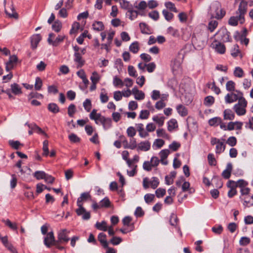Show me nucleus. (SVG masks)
Wrapping results in <instances>:
<instances>
[{
    "mask_svg": "<svg viewBox=\"0 0 253 253\" xmlns=\"http://www.w3.org/2000/svg\"><path fill=\"white\" fill-rule=\"evenodd\" d=\"M91 198V196L89 192H84L81 194V196L77 199V204L78 208L76 209V212L79 214L81 211H84V208L83 207V203Z\"/></svg>",
    "mask_w": 253,
    "mask_h": 253,
    "instance_id": "nucleus-3",
    "label": "nucleus"
},
{
    "mask_svg": "<svg viewBox=\"0 0 253 253\" xmlns=\"http://www.w3.org/2000/svg\"><path fill=\"white\" fill-rule=\"evenodd\" d=\"M247 8V2L242 0L240 2L238 8L239 16H242L246 14Z\"/></svg>",
    "mask_w": 253,
    "mask_h": 253,
    "instance_id": "nucleus-19",
    "label": "nucleus"
},
{
    "mask_svg": "<svg viewBox=\"0 0 253 253\" xmlns=\"http://www.w3.org/2000/svg\"><path fill=\"white\" fill-rule=\"evenodd\" d=\"M102 208H109L111 205V202L108 197H105L100 202Z\"/></svg>",
    "mask_w": 253,
    "mask_h": 253,
    "instance_id": "nucleus-44",
    "label": "nucleus"
},
{
    "mask_svg": "<svg viewBox=\"0 0 253 253\" xmlns=\"http://www.w3.org/2000/svg\"><path fill=\"white\" fill-rule=\"evenodd\" d=\"M214 102V98L212 96H208L205 98L204 104L207 106H211Z\"/></svg>",
    "mask_w": 253,
    "mask_h": 253,
    "instance_id": "nucleus-34",
    "label": "nucleus"
},
{
    "mask_svg": "<svg viewBox=\"0 0 253 253\" xmlns=\"http://www.w3.org/2000/svg\"><path fill=\"white\" fill-rule=\"evenodd\" d=\"M178 221V218L176 214L174 213H171L170 219H169V223L171 225L175 226L177 224Z\"/></svg>",
    "mask_w": 253,
    "mask_h": 253,
    "instance_id": "nucleus-55",
    "label": "nucleus"
},
{
    "mask_svg": "<svg viewBox=\"0 0 253 253\" xmlns=\"http://www.w3.org/2000/svg\"><path fill=\"white\" fill-rule=\"evenodd\" d=\"M247 105V102L246 99H242L241 100H239L238 103L234 105L233 109L238 115H243L246 113L245 108Z\"/></svg>",
    "mask_w": 253,
    "mask_h": 253,
    "instance_id": "nucleus-4",
    "label": "nucleus"
},
{
    "mask_svg": "<svg viewBox=\"0 0 253 253\" xmlns=\"http://www.w3.org/2000/svg\"><path fill=\"white\" fill-rule=\"evenodd\" d=\"M54 37V34L50 33L49 34L47 42L49 44L52 45L53 46H57L60 43L62 42L65 38L64 36L59 35L54 41L52 40V38Z\"/></svg>",
    "mask_w": 253,
    "mask_h": 253,
    "instance_id": "nucleus-8",
    "label": "nucleus"
},
{
    "mask_svg": "<svg viewBox=\"0 0 253 253\" xmlns=\"http://www.w3.org/2000/svg\"><path fill=\"white\" fill-rule=\"evenodd\" d=\"M234 75L238 78H242L244 76V71L240 67H236L234 71Z\"/></svg>",
    "mask_w": 253,
    "mask_h": 253,
    "instance_id": "nucleus-42",
    "label": "nucleus"
},
{
    "mask_svg": "<svg viewBox=\"0 0 253 253\" xmlns=\"http://www.w3.org/2000/svg\"><path fill=\"white\" fill-rule=\"evenodd\" d=\"M231 54L234 58L238 56L239 54H241V51L239 50L238 44H236L233 45V47L231 51Z\"/></svg>",
    "mask_w": 253,
    "mask_h": 253,
    "instance_id": "nucleus-32",
    "label": "nucleus"
},
{
    "mask_svg": "<svg viewBox=\"0 0 253 253\" xmlns=\"http://www.w3.org/2000/svg\"><path fill=\"white\" fill-rule=\"evenodd\" d=\"M226 145L223 142L219 141L216 145L215 153L217 154H220L223 152L225 149Z\"/></svg>",
    "mask_w": 253,
    "mask_h": 253,
    "instance_id": "nucleus-22",
    "label": "nucleus"
},
{
    "mask_svg": "<svg viewBox=\"0 0 253 253\" xmlns=\"http://www.w3.org/2000/svg\"><path fill=\"white\" fill-rule=\"evenodd\" d=\"M208 160L209 164L210 166H215L216 165V161L214 158V155L212 153H210L208 155Z\"/></svg>",
    "mask_w": 253,
    "mask_h": 253,
    "instance_id": "nucleus-50",
    "label": "nucleus"
},
{
    "mask_svg": "<svg viewBox=\"0 0 253 253\" xmlns=\"http://www.w3.org/2000/svg\"><path fill=\"white\" fill-rule=\"evenodd\" d=\"M212 231L216 234H220L223 231V227L221 225L213 226L211 228Z\"/></svg>",
    "mask_w": 253,
    "mask_h": 253,
    "instance_id": "nucleus-63",
    "label": "nucleus"
},
{
    "mask_svg": "<svg viewBox=\"0 0 253 253\" xmlns=\"http://www.w3.org/2000/svg\"><path fill=\"white\" fill-rule=\"evenodd\" d=\"M166 190L161 188L157 189L155 191L156 195L159 198L163 197L166 194Z\"/></svg>",
    "mask_w": 253,
    "mask_h": 253,
    "instance_id": "nucleus-60",
    "label": "nucleus"
},
{
    "mask_svg": "<svg viewBox=\"0 0 253 253\" xmlns=\"http://www.w3.org/2000/svg\"><path fill=\"white\" fill-rule=\"evenodd\" d=\"M234 91V92L232 91L230 93L227 94L225 96V101L226 103H231L236 101L237 100L239 101V100L245 99L242 92L237 90Z\"/></svg>",
    "mask_w": 253,
    "mask_h": 253,
    "instance_id": "nucleus-2",
    "label": "nucleus"
},
{
    "mask_svg": "<svg viewBox=\"0 0 253 253\" xmlns=\"http://www.w3.org/2000/svg\"><path fill=\"white\" fill-rule=\"evenodd\" d=\"M47 109L50 112L54 114H56L60 111L59 107L56 104L54 103L48 104Z\"/></svg>",
    "mask_w": 253,
    "mask_h": 253,
    "instance_id": "nucleus-25",
    "label": "nucleus"
},
{
    "mask_svg": "<svg viewBox=\"0 0 253 253\" xmlns=\"http://www.w3.org/2000/svg\"><path fill=\"white\" fill-rule=\"evenodd\" d=\"M17 57L13 55L9 57V61L6 64V70L9 71L10 70L13 68V64L16 63L17 61Z\"/></svg>",
    "mask_w": 253,
    "mask_h": 253,
    "instance_id": "nucleus-15",
    "label": "nucleus"
},
{
    "mask_svg": "<svg viewBox=\"0 0 253 253\" xmlns=\"http://www.w3.org/2000/svg\"><path fill=\"white\" fill-rule=\"evenodd\" d=\"M6 0H4L5 13L7 16H18V14L15 11L11 2L6 5Z\"/></svg>",
    "mask_w": 253,
    "mask_h": 253,
    "instance_id": "nucleus-11",
    "label": "nucleus"
},
{
    "mask_svg": "<svg viewBox=\"0 0 253 253\" xmlns=\"http://www.w3.org/2000/svg\"><path fill=\"white\" fill-rule=\"evenodd\" d=\"M42 85V81L39 77H37L36 78V82L35 84V88L37 90H39L41 89Z\"/></svg>",
    "mask_w": 253,
    "mask_h": 253,
    "instance_id": "nucleus-61",
    "label": "nucleus"
},
{
    "mask_svg": "<svg viewBox=\"0 0 253 253\" xmlns=\"http://www.w3.org/2000/svg\"><path fill=\"white\" fill-rule=\"evenodd\" d=\"M224 119L226 120H233L235 118L234 113L229 109H225L223 112Z\"/></svg>",
    "mask_w": 253,
    "mask_h": 253,
    "instance_id": "nucleus-20",
    "label": "nucleus"
},
{
    "mask_svg": "<svg viewBox=\"0 0 253 253\" xmlns=\"http://www.w3.org/2000/svg\"><path fill=\"white\" fill-rule=\"evenodd\" d=\"M156 64L154 62H151L148 64L143 65V71L146 70L149 73L153 72L156 68Z\"/></svg>",
    "mask_w": 253,
    "mask_h": 253,
    "instance_id": "nucleus-24",
    "label": "nucleus"
},
{
    "mask_svg": "<svg viewBox=\"0 0 253 253\" xmlns=\"http://www.w3.org/2000/svg\"><path fill=\"white\" fill-rule=\"evenodd\" d=\"M164 120L165 118L164 117L154 116L153 118V120L156 122L160 126H162L164 125Z\"/></svg>",
    "mask_w": 253,
    "mask_h": 253,
    "instance_id": "nucleus-59",
    "label": "nucleus"
},
{
    "mask_svg": "<svg viewBox=\"0 0 253 253\" xmlns=\"http://www.w3.org/2000/svg\"><path fill=\"white\" fill-rule=\"evenodd\" d=\"M80 27V25L79 23L75 22H74L72 26V28L70 31V34L71 35L74 34L77 32L78 30L79 29Z\"/></svg>",
    "mask_w": 253,
    "mask_h": 253,
    "instance_id": "nucleus-54",
    "label": "nucleus"
},
{
    "mask_svg": "<svg viewBox=\"0 0 253 253\" xmlns=\"http://www.w3.org/2000/svg\"><path fill=\"white\" fill-rule=\"evenodd\" d=\"M168 129L169 131H172L177 126V121L175 119H172L169 121L168 123Z\"/></svg>",
    "mask_w": 253,
    "mask_h": 253,
    "instance_id": "nucleus-29",
    "label": "nucleus"
},
{
    "mask_svg": "<svg viewBox=\"0 0 253 253\" xmlns=\"http://www.w3.org/2000/svg\"><path fill=\"white\" fill-rule=\"evenodd\" d=\"M42 39L40 34L33 35L31 38V45L33 49H35Z\"/></svg>",
    "mask_w": 253,
    "mask_h": 253,
    "instance_id": "nucleus-13",
    "label": "nucleus"
},
{
    "mask_svg": "<svg viewBox=\"0 0 253 253\" xmlns=\"http://www.w3.org/2000/svg\"><path fill=\"white\" fill-rule=\"evenodd\" d=\"M76 112V106L73 104H70L68 108V114L70 117H73L74 114Z\"/></svg>",
    "mask_w": 253,
    "mask_h": 253,
    "instance_id": "nucleus-48",
    "label": "nucleus"
},
{
    "mask_svg": "<svg viewBox=\"0 0 253 253\" xmlns=\"http://www.w3.org/2000/svg\"><path fill=\"white\" fill-rule=\"evenodd\" d=\"M240 199L244 201L243 205L245 207H251L253 206V195H248L243 197L240 196Z\"/></svg>",
    "mask_w": 253,
    "mask_h": 253,
    "instance_id": "nucleus-14",
    "label": "nucleus"
},
{
    "mask_svg": "<svg viewBox=\"0 0 253 253\" xmlns=\"http://www.w3.org/2000/svg\"><path fill=\"white\" fill-rule=\"evenodd\" d=\"M8 143L11 147L16 150L18 149L20 146H23V145L19 141H14L10 140L8 141Z\"/></svg>",
    "mask_w": 253,
    "mask_h": 253,
    "instance_id": "nucleus-45",
    "label": "nucleus"
},
{
    "mask_svg": "<svg viewBox=\"0 0 253 253\" xmlns=\"http://www.w3.org/2000/svg\"><path fill=\"white\" fill-rule=\"evenodd\" d=\"M69 139L71 142L77 143L79 142L81 139L75 134L72 133L69 135Z\"/></svg>",
    "mask_w": 253,
    "mask_h": 253,
    "instance_id": "nucleus-62",
    "label": "nucleus"
},
{
    "mask_svg": "<svg viewBox=\"0 0 253 253\" xmlns=\"http://www.w3.org/2000/svg\"><path fill=\"white\" fill-rule=\"evenodd\" d=\"M158 5V3L154 0H151L148 1V3L143 1V10L148 7L150 8H153L156 7Z\"/></svg>",
    "mask_w": 253,
    "mask_h": 253,
    "instance_id": "nucleus-27",
    "label": "nucleus"
},
{
    "mask_svg": "<svg viewBox=\"0 0 253 253\" xmlns=\"http://www.w3.org/2000/svg\"><path fill=\"white\" fill-rule=\"evenodd\" d=\"M226 89L230 92L235 91V83L232 81H228L226 84Z\"/></svg>",
    "mask_w": 253,
    "mask_h": 253,
    "instance_id": "nucleus-38",
    "label": "nucleus"
},
{
    "mask_svg": "<svg viewBox=\"0 0 253 253\" xmlns=\"http://www.w3.org/2000/svg\"><path fill=\"white\" fill-rule=\"evenodd\" d=\"M122 155L123 159L126 161L128 166L129 167H131V161H130V160L128 158V155H129V153H128V151H123Z\"/></svg>",
    "mask_w": 253,
    "mask_h": 253,
    "instance_id": "nucleus-52",
    "label": "nucleus"
},
{
    "mask_svg": "<svg viewBox=\"0 0 253 253\" xmlns=\"http://www.w3.org/2000/svg\"><path fill=\"white\" fill-rule=\"evenodd\" d=\"M227 186L230 189H236L237 187H239L238 180L236 182L232 180H229L227 183Z\"/></svg>",
    "mask_w": 253,
    "mask_h": 253,
    "instance_id": "nucleus-43",
    "label": "nucleus"
},
{
    "mask_svg": "<svg viewBox=\"0 0 253 253\" xmlns=\"http://www.w3.org/2000/svg\"><path fill=\"white\" fill-rule=\"evenodd\" d=\"M78 216L82 215V219L83 220H88L90 218V213L89 211H87L84 209V211H81L80 213L79 214L77 212H76Z\"/></svg>",
    "mask_w": 253,
    "mask_h": 253,
    "instance_id": "nucleus-47",
    "label": "nucleus"
},
{
    "mask_svg": "<svg viewBox=\"0 0 253 253\" xmlns=\"http://www.w3.org/2000/svg\"><path fill=\"white\" fill-rule=\"evenodd\" d=\"M61 23L58 20L55 21L52 25V28L53 30H54L56 32H59L61 30Z\"/></svg>",
    "mask_w": 253,
    "mask_h": 253,
    "instance_id": "nucleus-49",
    "label": "nucleus"
},
{
    "mask_svg": "<svg viewBox=\"0 0 253 253\" xmlns=\"http://www.w3.org/2000/svg\"><path fill=\"white\" fill-rule=\"evenodd\" d=\"M157 135L158 137H162L165 138H169V135L163 128H159L157 130Z\"/></svg>",
    "mask_w": 253,
    "mask_h": 253,
    "instance_id": "nucleus-46",
    "label": "nucleus"
},
{
    "mask_svg": "<svg viewBox=\"0 0 253 253\" xmlns=\"http://www.w3.org/2000/svg\"><path fill=\"white\" fill-rule=\"evenodd\" d=\"M144 198L146 203L149 204L154 200L155 195L152 194H147L144 196Z\"/></svg>",
    "mask_w": 253,
    "mask_h": 253,
    "instance_id": "nucleus-64",
    "label": "nucleus"
},
{
    "mask_svg": "<svg viewBox=\"0 0 253 253\" xmlns=\"http://www.w3.org/2000/svg\"><path fill=\"white\" fill-rule=\"evenodd\" d=\"M159 163V160L156 157H153L150 161V164L149 163L145 162L143 163V169L149 171L151 169L152 167H154L158 165Z\"/></svg>",
    "mask_w": 253,
    "mask_h": 253,
    "instance_id": "nucleus-12",
    "label": "nucleus"
},
{
    "mask_svg": "<svg viewBox=\"0 0 253 253\" xmlns=\"http://www.w3.org/2000/svg\"><path fill=\"white\" fill-rule=\"evenodd\" d=\"M211 47L214 49L215 51L219 54H223L225 52L226 48L225 45L217 41H214L211 44Z\"/></svg>",
    "mask_w": 253,
    "mask_h": 253,
    "instance_id": "nucleus-9",
    "label": "nucleus"
},
{
    "mask_svg": "<svg viewBox=\"0 0 253 253\" xmlns=\"http://www.w3.org/2000/svg\"><path fill=\"white\" fill-rule=\"evenodd\" d=\"M165 141L161 139H157L155 140L153 144V147L154 149L161 148L164 144Z\"/></svg>",
    "mask_w": 253,
    "mask_h": 253,
    "instance_id": "nucleus-35",
    "label": "nucleus"
},
{
    "mask_svg": "<svg viewBox=\"0 0 253 253\" xmlns=\"http://www.w3.org/2000/svg\"><path fill=\"white\" fill-rule=\"evenodd\" d=\"M232 170V165L231 163L227 164L226 169L223 171L221 175L225 179H229Z\"/></svg>",
    "mask_w": 253,
    "mask_h": 253,
    "instance_id": "nucleus-16",
    "label": "nucleus"
},
{
    "mask_svg": "<svg viewBox=\"0 0 253 253\" xmlns=\"http://www.w3.org/2000/svg\"><path fill=\"white\" fill-rule=\"evenodd\" d=\"M250 242L251 240L249 237H242L239 241V244L241 246H245L248 245Z\"/></svg>",
    "mask_w": 253,
    "mask_h": 253,
    "instance_id": "nucleus-56",
    "label": "nucleus"
},
{
    "mask_svg": "<svg viewBox=\"0 0 253 253\" xmlns=\"http://www.w3.org/2000/svg\"><path fill=\"white\" fill-rule=\"evenodd\" d=\"M45 173H46L43 171H36L34 173V176L38 180L44 179Z\"/></svg>",
    "mask_w": 253,
    "mask_h": 253,
    "instance_id": "nucleus-53",
    "label": "nucleus"
},
{
    "mask_svg": "<svg viewBox=\"0 0 253 253\" xmlns=\"http://www.w3.org/2000/svg\"><path fill=\"white\" fill-rule=\"evenodd\" d=\"M74 61L77 63V68L82 67L84 64V60L83 59L82 56L79 52H75Z\"/></svg>",
    "mask_w": 253,
    "mask_h": 253,
    "instance_id": "nucleus-18",
    "label": "nucleus"
},
{
    "mask_svg": "<svg viewBox=\"0 0 253 253\" xmlns=\"http://www.w3.org/2000/svg\"><path fill=\"white\" fill-rule=\"evenodd\" d=\"M91 120H94L97 125H102L104 129H108L112 126V120L110 118H106L100 113H97V110L93 109L89 114Z\"/></svg>",
    "mask_w": 253,
    "mask_h": 253,
    "instance_id": "nucleus-1",
    "label": "nucleus"
},
{
    "mask_svg": "<svg viewBox=\"0 0 253 253\" xmlns=\"http://www.w3.org/2000/svg\"><path fill=\"white\" fill-rule=\"evenodd\" d=\"M239 183V188H240L241 196L243 197L245 196L249 195L251 189L247 187L248 182L244 179H239L238 180Z\"/></svg>",
    "mask_w": 253,
    "mask_h": 253,
    "instance_id": "nucleus-6",
    "label": "nucleus"
},
{
    "mask_svg": "<svg viewBox=\"0 0 253 253\" xmlns=\"http://www.w3.org/2000/svg\"><path fill=\"white\" fill-rule=\"evenodd\" d=\"M221 122V119L219 117H214L211 119L209 121V124L211 126H218Z\"/></svg>",
    "mask_w": 253,
    "mask_h": 253,
    "instance_id": "nucleus-40",
    "label": "nucleus"
},
{
    "mask_svg": "<svg viewBox=\"0 0 253 253\" xmlns=\"http://www.w3.org/2000/svg\"><path fill=\"white\" fill-rule=\"evenodd\" d=\"M11 89L12 92L15 95H18L22 93L20 87L16 83L11 84Z\"/></svg>",
    "mask_w": 253,
    "mask_h": 253,
    "instance_id": "nucleus-28",
    "label": "nucleus"
},
{
    "mask_svg": "<svg viewBox=\"0 0 253 253\" xmlns=\"http://www.w3.org/2000/svg\"><path fill=\"white\" fill-rule=\"evenodd\" d=\"M25 125H27L28 126L30 129H31L33 130V131H35V132H37L38 133H41L42 130V129L38 126L36 124H29L28 123H26L25 124Z\"/></svg>",
    "mask_w": 253,
    "mask_h": 253,
    "instance_id": "nucleus-31",
    "label": "nucleus"
},
{
    "mask_svg": "<svg viewBox=\"0 0 253 253\" xmlns=\"http://www.w3.org/2000/svg\"><path fill=\"white\" fill-rule=\"evenodd\" d=\"M221 40L224 42H230V32L226 30L222 31V38Z\"/></svg>",
    "mask_w": 253,
    "mask_h": 253,
    "instance_id": "nucleus-33",
    "label": "nucleus"
},
{
    "mask_svg": "<svg viewBox=\"0 0 253 253\" xmlns=\"http://www.w3.org/2000/svg\"><path fill=\"white\" fill-rule=\"evenodd\" d=\"M83 106L87 112H89L91 109V102L89 99H86L83 103Z\"/></svg>",
    "mask_w": 253,
    "mask_h": 253,
    "instance_id": "nucleus-51",
    "label": "nucleus"
},
{
    "mask_svg": "<svg viewBox=\"0 0 253 253\" xmlns=\"http://www.w3.org/2000/svg\"><path fill=\"white\" fill-rule=\"evenodd\" d=\"M176 110L178 114L182 116L185 117L188 114V110L186 108L182 105H178L176 107Z\"/></svg>",
    "mask_w": 253,
    "mask_h": 253,
    "instance_id": "nucleus-23",
    "label": "nucleus"
},
{
    "mask_svg": "<svg viewBox=\"0 0 253 253\" xmlns=\"http://www.w3.org/2000/svg\"><path fill=\"white\" fill-rule=\"evenodd\" d=\"M98 239L103 248H107L108 243L106 240V235L103 233H100L98 236Z\"/></svg>",
    "mask_w": 253,
    "mask_h": 253,
    "instance_id": "nucleus-21",
    "label": "nucleus"
},
{
    "mask_svg": "<svg viewBox=\"0 0 253 253\" xmlns=\"http://www.w3.org/2000/svg\"><path fill=\"white\" fill-rule=\"evenodd\" d=\"M134 9L132 10H129L131 14L133 15L134 14L136 15L141 14V12L142 10V1H141L137 4V2L134 3Z\"/></svg>",
    "mask_w": 253,
    "mask_h": 253,
    "instance_id": "nucleus-17",
    "label": "nucleus"
},
{
    "mask_svg": "<svg viewBox=\"0 0 253 253\" xmlns=\"http://www.w3.org/2000/svg\"><path fill=\"white\" fill-rule=\"evenodd\" d=\"M69 232H70L67 231L66 229L60 230L58 234L57 241L60 243H67L70 240V238L68 236Z\"/></svg>",
    "mask_w": 253,
    "mask_h": 253,
    "instance_id": "nucleus-10",
    "label": "nucleus"
},
{
    "mask_svg": "<svg viewBox=\"0 0 253 253\" xmlns=\"http://www.w3.org/2000/svg\"><path fill=\"white\" fill-rule=\"evenodd\" d=\"M48 141L46 140H44L43 142V147H42V156L47 157L49 155V150H48Z\"/></svg>",
    "mask_w": 253,
    "mask_h": 253,
    "instance_id": "nucleus-41",
    "label": "nucleus"
},
{
    "mask_svg": "<svg viewBox=\"0 0 253 253\" xmlns=\"http://www.w3.org/2000/svg\"><path fill=\"white\" fill-rule=\"evenodd\" d=\"M218 25V22L215 20H211L208 24V29L211 32H212Z\"/></svg>",
    "mask_w": 253,
    "mask_h": 253,
    "instance_id": "nucleus-37",
    "label": "nucleus"
},
{
    "mask_svg": "<svg viewBox=\"0 0 253 253\" xmlns=\"http://www.w3.org/2000/svg\"><path fill=\"white\" fill-rule=\"evenodd\" d=\"M207 86L209 88H211V89L215 92L216 94H219L220 92V88L216 86L215 83L214 81H213L212 84L208 83L207 84Z\"/></svg>",
    "mask_w": 253,
    "mask_h": 253,
    "instance_id": "nucleus-36",
    "label": "nucleus"
},
{
    "mask_svg": "<svg viewBox=\"0 0 253 253\" xmlns=\"http://www.w3.org/2000/svg\"><path fill=\"white\" fill-rule=\"evenodd\" d=\"M2 221L9 228L13 230H16L17 229V226L16 223H12L8 219L6 220L3 219Z\"/></svg>",
    "mask_w": 253,
    "mask_h": 253,
    "instance_id": "nucleus-30",
    "label": "nucleus"
},
{
    "mask_svg": "<svg viewBox=\"0 0 253 253\" xmlns=\"http://www.w3.org/2000/svg\"><path fill=\"white\" fill-rule=\"evenodd\" d=\"M167 32L169 34L174 37H178L179 36L178 30L172 27H169L168 28Z\"/></svg>",
    "mask_w": 253,
    "mask_h": 253,
    "instance_id": "nucleus-39",
    "label": "nucleus"
},
{
    "mask_svg": "<svg viewBox=\"0 0 253 253\" xmlns=\"http://www.w3.org/2000/svg\"><path fill=\"white\" fill-rule=\"evenodd\" d=\"M95 227L97 229L103 231H107L108 229L107 223L105 221H102L101 222H97L95 224Z\"/></svg>",
    "mask_w": 253,
    "mask_h": 253,
    "instance_id": "nucleus-26",
    "label": "nucleus"
},
{
    "mask_svg": "<svg viewBox=\"0 0 253 253\" xmlns=\"http://www.w3.org/2000/svg\"><path fill=\"white\" fill-rule=\"evenodd\" d=\"M44 244L47 248H50L52 245H56V241L55 240L52 231L47 233L44 239Z\"/></svg>",
    "mask_w": 253,
    "mask_h": 253,
    "instance_id": "nucleus-7",
    "label": "nucleus"
},
{
    "mask_svg": "<svg viewBox=\"0 0 253 253\" xmlns=\"http://www.w3.org/2000/svg\"><path fill=\"white\" fill-rule=\"evenodd\" d=\"M92 27L94 30L99 31L103 30V24L102 22L98 21L93 23Z\"/></svg>",
    "mask_w": 253,
    "mask_h": 253,
    "instance_id": "nucleus-57",
    "label": "nucleus"
},
{
    "mask_svg": "<svg viewBox=\"0 0 253 253\" xmlns=\"http://www.w3.org/2000/svg\"><path fill=\"white\" fill-rule=\"evenodd\" d=\"M226 143L232 147L235 146L237 144L236 138L234 136L229 137L226 141Z\"/></svg>",
    "mask_w": 253,
    "mask_h": 253,
    "instance_id": "nucleus-58",
    "label": "nucleus"
},
{
    "mask_svg": "<svg viewBox=\"0 0 253 253\" xmlns=\"http://www.w3.org/2000/svg\"><path fill=\"white\" fill-rule=\"evenodd\" d=\"M159 179L157 177H154L151 179L146 177L143 179V187L145 188L151 187L153 189H156L159 185Z\"/></svg>",
    "mask_w": 253,
    "mask_h": 253,
    "instance_id": "nucleus-5",
    "label": "nucleus"
}]
</instances>
